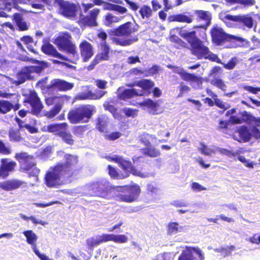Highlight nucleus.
<instances>
[{
	"instance_id": "6e6d98bb",
	"label": "nucleus",
	"mask_w": 260,
	"mask_h": 260,
	"mask_svg": "<svg viewBox=\"0 0 260 260\" xmlns=\"http://www.w3.org/2000/svg\"><path fill=\"white\" fill-rule=\"evenodd\" d=\"M181 227L179 226V224L176 222H171L168 223L167 228V233L169 235L176 234L179 231V229Z\"/></svg>"
},
{
	"instance_id": "f257e3e1",
	"label": "nucleus",
	"mask_w": 260,
	"mask_h": 260,
	"mask_svg": "<svg viewBox=\"0 0 260 260\" xmlns=\"http://www.w3.org/2000/svg\"><path fill=\"white\" fill-rule=\"evenodd\" d=\"M64 159V162L56 163L46 173L44 182L47 187H57L63 185L81 169L77 156L66 154Z\"/></svg>"
},
{
	"instance_id": "680f3d73",
	"label": "nucleus",
	"mask_w": 260,
	"mask_h": 260,
	"mask_svg": "<svg viewBox=\"0 0 260 260\" xmlns=\"http://www.w3.org/2000/svg\"><path fill=\"white\" fill-rule=\"evenodd\" d=\"M11 153V149L7 147L3 141L0 140V153L4 155H9Z\"/></svg>"
},
{
	"instance_id": "72a5a7b5",
	"label": "nucleus",
	"mask_w": 260,
	"mask_h": 260,
	"mask_svg": "<svg viewBox=\"0 0 260 260\" xmlns=\"http://www.w3.org/2000/svg\"><path fill=\"white\" fill-rule=\"evenodd\" d=\"M139 106L141 107H145L152 112L153 114H155L157 110L159 104L157 102L153 101L150 99H147L139 103Z\"/></svg>"
},
{
	"instance_id": "3c124183",
	"label": "nucleus",
	"mask_w": 260,
	"mask_h": 260,
	"mask_svg": "<svg viewBox=\"0 0 260 260\" xmlns=\"http://www.w3.org/2000/svg\"><path fill=\"white\" fill-rule=\"evenodd\" d=\"M235 247L233 245L228 246L226 247H220L215 249V251L220 253L224 257L229 256L231 254L232 251L235 250Z\"/></svg>"
},
{
	"instance_id": "0eeeda50",
	"label": "nucleus",
	"mask_w": 260,
	"mask_h": 260,
	"mask_svg": "<svg viewBox=\"0 0 260 260\" xmlns=\"http://www.w3.org/2000/svg\"><path fill=\"white\" fill-rule=\"evenodd\" d=\"M54 43L60 51L76 56L77 60L79 59L76 46L73 43L72 37L69 32L66 31L60 32L54 39Z\"/></svg>"
},
{
	"instance_id": "4d7b16f0",
	"label": "nucleus",
	"mask_w": 260,
	"mask_h": 260,
	"mask_svg": "<svg viewBox=\"0 0 260 260\" xmlns=\"http://www.w3.org/2000/svg\"><path fill=\"white\" fill-rule=\"evenodd\" d=\"M106 93H107L106 91H99L96 93V94L92 93L90 91H88L87 93V95L84 97H82L81 99H100L102 97H103Z\"/></svg>"
},
{
	"instance_id": "a211bd4d",
	"label": "nucleus",
	"mask_w": 260,
	"mask_h": 260,
	"mask_svg": "<svg viewBox=\"0 0 260 260\" xmlns=\"http://www.w3.org/2000/svg\"><path fill=\"white\" fill-rule=\"evenodd\" d=\"M155 84L154 82L150 79H143L127 84L129 87H133L135 86L141 87L142 89L138 90V91H142V96L149 95L152 88Z\"/></svg>"
},
{
	"instance_id": "473e14b6",
	"label": "nucleus",
	"mask_w": 260,
	"mask_h": 260,
	"mask_svg": "<svg viewBox=\"0 0 260 260\" xmlns=\"http://www.w3.org/2000/svg\"><path fill=\"white\" fill-rule=\"evenodd\" d=\"M170 21L190 23L192 22L193 16H187L184 14H177L169 17Z\"/></svg>"
},
{
	"instance_id": "5fc2aeb1",
	"label": "nucleus",
	"mask_w": 260,
	"mask_h": 260,
	"mask_svg": "<svg viewBox=\"0 0 260 260\" xmlns=\"http://www.w3.org/2000/svg\"><path fill=\"white\" fill-rule=\"evenodd\" d=\"M63 104L55 105L49 112L46 114V116L49 118L55 117L60 111Z\"/></svg>"
},
{
	"instance_id": "9b49d317",
	"label": "nucleus",
	"mask_w": 260,
	"mask_h": 260,
	"mask_svg": "<svg viewBox=\"0 0 260 260\" xmlns=\"http://www.w3.org/2000/svg\"><path fill=\"white\" fill-rule=\"evenodd\" d=\"M138 28L137 25L128 21L111 30L110 34L118 37L128 38L137 32Z\"/></svg>"
},
{
	"instance_id": "f03ea898",
	"label": "nucleus",
	"mask_w": 260,
	"mask_h": 260,
	"mask_svg": "<svg viewBox=\"0 0 260 260\" xmlns=\"http://www.w3.org/2000/svg\"><path fill=\"white\" fill-rule=\"evenodd\" d=\"M179 35L189 44L191 53L198 59L204 58L215 61L218 58L217 55L211 52L209 48L197 36L196 31L187 32L180 30Z\"/></svg>"
},
{
	"instance_id": "49530a36",
	"label": "nucleus",
	"mask_w": 260,
	"mask_h": 260,
	"mask_svg": "<svg viewBox=\"0 0 260 260\" xmlns=\"http://www.w3.org/2000/svg\"><path fill=\"white\" fill-rule=\"evenodd\" d=\"M59 137L64 143L69 145H73L75 143L73 135L70 132H67V130H64L62 133H61Z\"/></svg>"
},
{
	"instance_id": "412c9836",
	"label": "nucleus",
	"mask_w": 260,
	"mask_h": 260,
	"mask_svg": "<svg viewBox=\"0 0 260 260\" xmlns=\"http://www.w3.org/2000/svg\"><path fill=\"white\" fill-rule=\"evenodd\" d=\"M79 47L83 61L87 62L94 54L92 45L87 41L83 40L79 44Z\"/></svg>"
},
{
	"instance_id": "5701e85b",
	"label": "nucleus",
	"mask_w": 260,
	"mask_h": 260,
	"mask_svg": "<svg viewBox=\"0 0 260 260\" xmlns=\"http://www.w3.org/2000/svg\"><path fill=\"white\" fill-rule=\"evenodd\" d=\"M194 13L197 15V20L198 21H203L205 22L204 24L196 26L194 28H201L206 29L211 23L212 19L211 13L209 11L203 10H195Z\"/></svg>"
},
{
	"instance_id": "393cba45",
	"label": "nucleus",
	"mask_w": 260,
	"mask_h": 260,
	"mask_svg": "<svg viewBox=\"0 0 260 260\" xmlns=\"http://www.w3.org/2000/svg\"><path fill=\"white\" fill-rule=\"evenodd\" d=\"M27 60L32 63L37 64V66H26L31 75L32 73L40 74L45 69L48 67V63L44 61H40L34 58H30Z\"/></svg>"
},
{
	"instance_id": "de8ad7c7",
	"label": "nucleus",
	"mask_w": 260,
	"mask_h": 260,
	"mask_svg": "<svg viewBox=\"0 0 260 260\" xmlns=\"http://www.w3.org/2000/svg\"><path fill=\"white\" fill-rule=\"evenodd\" d=\"M48 77H45L39 80L36 84V86H38L43 93L50 91V83L46 85Z\"/></svg>"
},
{
	"instance_id": "aec40b11",
	"label": "nucleus",
	"mask_w": 260,
	"mask_h": 260,
	"mask_svg": "<svg viewBox=\"0 0 260 260\" xmlns=\"http://www.w3.org/2000/svg\"><path fill=\"white\" fill-rule=\"evenodd\" d=\"M0 178H7L10 172H13L17 164L15 161L9 160L7 158H2L0 160Z\"/></svg>"
},
{
	"instance_id": "6e6552de",
	"label": "nucleus",
	"mask_w": 260,
	"mask_h": 260,
	"mask_svg": "<svg viewBox=\"0 0 260 260\" xmlns=\"http://www.w3.org/2000/svg\"><path fill=\"white\" fill-rule=\"evenodd\" d=\"M106 158L109 161L114 162L118 165V166L124 171L123 175H125V178H128L131 174L135 176H139L140 172L135 168L133 165L131 161L128 159H125L122 156L114 155L112 156H106Z\"/></svg>"
},
{
	"instance_id": "4c0bfd02",
	"label": "nucleus",
	"mask_w": 260,
	"mask_h": 260,
	"mask_svg": "<svg viewBox=\"0 0 260 260\" xmlns=\"http://www.w3.org/2000/svg\"><path fill=\"white\" fill-rule=\"evenodd\" d=\"M107 242L113 241L117 243H124L128 241V238L124 235H114L113 234H106Z\"/></svg>"
},
{
	"instance_id": "864d4df0",
	"label": "nucleus",
	"mask_w": 260,
	"mask_h": 260,
	"mask_svg": "<svg viewBox=\"0 0 260 260\" xmlns=\"http://www.w3.org/2000/svg\"><path fill=\"white\" fill-rule=\"evenodd\" d=\"M10 111V102L8 100H0V114H6Z\"/></svg>"
},
{
	"instance_id": "e433bc0d",
	"label": "nucleus",
	"mask_w": 260,
	"mask_h": 260,
	"mask_svg": "<svg viewBox=\"0 0 260 260\" xmlns=\"http://www.w3.org/2000/svg\"><path fill=\"white\" fill-rule=\"evenodd\" d=\"M68 96L66 95L61 96H51L47 97L45 99V102L47 106H52L53 105H58V104H63L64 100Z\"/></svg>"
},
{
	"instance_id": "7ed1b4c3",
	"label": "nucleus",
	"mask_w": 260,
	"mask_h": 260,
	"mask_svg": "<svg viewBox=\"0 0 260 260\" xmlns=\"http://www.w3.org/2000/svg\"><path fill=\"white\" fill-rule=\"evenodd\" d=\"M95 111V107L93 105H81L71 109L68 113L67 118L73 124L87 123Z\"/></svg>"
},
{
	"instance_id": "8fccbe9b",
	"label": "nucleus",
	"mask_w": 260,
	"mask_h": 260,
	"mask_svg": "<svg viewBox=\"0 0 260 260\" xmlns=\"http://www.w3.org/2000/svg\"><path fill=\"white\" fill-rule=\"evenodd\" d=\"M9 137L11 141L19 142L22 138L20 134L19 129H15L11 128L9 131Z\"/></svg>"
},
{
	"instance_id": "c03bdc74",
	"label": "nucleus",
	"mask_w": 260,
	"mask_h": 260,
	"mask_svg": "<svg viewBox=\"0 0 260 260\" xmlns=\"http://www.w3.org/2000/svg\"><path fill=\"white\" fill-rule=\"evenodd\" d=\"M239 137L244 142H248L251 138V134L246 126H242L238 130Z\"/></svg>"
},
{
	"instance_id": "a878e982",
	"label": "nucleus",
	"mask_w": 260,
	"mask_h": 260,
	"mask_svg": "<svg viewBox=\"0 0 260 260\" xmlns=\"http://www.w3.org/2000/svg\"><path fill=\"white\" fill-rule=\"evenodd\" d=\"M110 119L106 115H101L96 119L95 128L100 133H107L109 132L108 125Z\"/></svg>"
},
{
	"instance_id": "58836bf2",
	"label": "nucleus",
	"mask_w": 260,
	"mask_h": 260,
	"mask_svg": "<svg viewBox=\"0 0 260 260\" xmlns=\"http://www.w3.org/2000/svg\"><path fill=\"white\" fill-rule=\"evenodd\" d=\"M122 18V17H119L112 13H108L104 16L103 22L104 25L109 27L112 23L119 22Z\"/></svg>"
},
{
	"instance_id": "2f4dec72",
	"label": "nucleus",
	"mask_w": 260,
	"mask_h": 260,
	"mask_svg": "<svg viewBox=\"0 0 260 260\" xmlns=\"http://www.w3.org/2000/svg\"><path fill=\"white\" fill-rule=\"evenodd\" d=\"M142 91H138L135 88L125 89L119 94L121 99L126 101L134 96H141L143 94Z\"/></svg>"
},
{
	"instance_id": "69168bd1",
	"label": "nucleus",
	"mask_w": 260,
	"mask_h": 260,
	"mask_svg": "<svg viewBox=\"0 0 260 260\" xmlns=\"http://www.w3.org/2000/svg\"><path fill=\"white\" fill-rule=\"evenodd\" d=\"M202 154L206 155H211L212 154L214 153L215 151L208 148L205 145L202 144L200 148Z\"/></svg>"
},
{
	"instance_id": "a19ab883",
	"label": "nucleus",
	"mask_w": 260,
	"mask_h": 260,
	"mask_svg": "<svg viewBox=\"0 0 260 260\" xmlns=\"http://www.w3.org/2000/svg\"><path fill=\"white\" fill-rule=\"evenodd\" d=\"M143 153L150 157H157L160 156V151L159 149H156L153 146H149L144 148L143 149Z\"/></svg>"
},
{
	"instance_id": "1a4fd4ad",
	"label": "nucleus",
	"mask_w": 260,
	"mask_h": 260,
	"mask_svg": "<svg viewBox=\"0 0 260 260\" xmlns=\"http://www.w3.org/2000/svg\"><path fill=\"white\" fill-rule=\"evenodd\" d=\"M23 104L25 106L29 104L31 108L30 113L35 115H39L44 108L40 99L35 90L30 91L28 94L25 95Z\"/></svg>"
},
{
	"instance_id": "c756f323",
	"label": "nucleus",
	"mask_w": 260,
	"mask_h": 260,
	"mask_svg": "<svg viewBox=\"0 0 260 260\" xmlns=\"http://www.w3.org/2000/svg\"><path fill=\"white\" fill-rule=\"evenodd\" d=\"M17 84L20 85L24 83L27 80L34 79V77L30 74L27 67H24L19 71L17 75Z\"/></svg>"
},
{
	"instance_id": "a18cd8bd",
	"label": "nucleus",
	"mask_w": 260,
	"mask_h": 260,
	"mask_svg": "<svg viewBox=\"0 0 260 260\" xmlns=\"http://www.w3.org/2000/svg\"><path fill=\"white\" fill-rule=\"evenodd\" d=\"M227 4L232 5L235 4H239L244 7H248L255 4V0H225Z\"/></svg>"
},
{
	"instance_id": "c9c22d12",
	"label": "nucleus",
	"mask_w": 260,
	"mask_h": 260,
	"mask_svg": "<svg viewBox=\"0 0 260 260\" xmlns=\"http://www.w3.org/2000/svg\"><path fill=\"white\" fill-rule=\"evenodd\" d=\"M23 234L26 239V242L28 244L32 246L34 252L35 250H38L36 246V241L38 239V237L35 233L31 230H27L23 232Z\"/></svg>"
},
{
	"instance_id": "bb28decb",
	"label": "nucleus",
	"mask_w": 260,
	"mask_h": 260,
	"mask_svg": "<svg viewBox=\"0 0 260 260\" xmlns=\"http://www.w3.org/2000/svg\"><path fill=\"white\" fill-rule=\"evenodd\" d=\"M106 242H107L106 234L98 236H96V238L92 237L86 240V244L87 249L92 251L93 250L94 247L99 245L102 243Z\"/></svg>"
},
{
	"instance_id": "603ef678",
	"label": "nucleus",
	"mask_w": 260,
	"mask_h": 260,
	"mask_svg": "<svg viewBox=\"0 0 260 260\" xmlns=\"http://www.w3.org/2000/svg\"><path fill=\"white\" fill-rule=\"evenodd\" d=\"M239 24L245 26L248 28H251L253 26V19L251 17L240 16Z\"/></svg>"
},
{
	"instance_id": "052dcab7",
	"label": "nucleus",
	"mask_w": 260,
	"mask_h": 260,
	"mask_svg": "<svg viewBox=\"0 0 260 260\" xmlns=\"http://www.w3.org/2000/svg\"><path fill=\"white\" fill-rule=\"evenodd\" d=\"M240 15H231L228 14L224 17V22L227 24L229 21H233L239 23Z\"/></svg>"
},
{
	"instance_id": "13d9d810",
	"label": "nucleus",
	"mask_w": 260,
	"mask_h": 260,
	"mask_svg": "<svg viewBox=\"0 0 260 260\" xmlns=\"http://www.w3.org/2000/svg\"><path fill=\"white\" fill-rule=\"evenodd\" d=\"M211 84L218 88L224 90L226 88V85L221 79L215 78L211 81Z\"/></svg>"
},
{
	"instance_id": "6ab92c4d",
	"label": "nucleus",
	"mask_w": 260,
	"mask_h": 260,
	"mask_svg": "<svg viewBox=\"0 0 260 260\" xmlns=\"http://www.w3.org/2000/svg\"><path fill=\"white\" fill-rule=\"evenodd\" d=\"M42 51L46 55L50 56L57 58L59 59L68 61L73 63H76L75 61H71L67 57L58 52L55 47L48 41L43 43L41 46Z\"/></svg>"
},
{
	"instance_id": "f8f14e48",
	"label": "nucleus",
	"mask_w": 260,
	"mask_h": 260,
	"mask_svg": "<svg viewBox=\"0 0 260 260\" xmlns=\"http://www.w3.org/2000/svg\"><path fill=\"white\" fill-rule=\"evenodd\" d=\"M138 28L137 25L128 21L111 30L110 34L118 37L128 38L137 32Z\"/></svg>"
},
{
	"instance_id": "c85d7f7f",
	"label": "nucleus",
	"mask_w": 260,
	"mask_h": 260,
	"mask_svg": "<svg viewBox=\"0 0 260 260\" xmlns=\"http://www.w3.org/2000/svg\"><path fill=\"white\" fill-rule=\"evenodd\" d=\"M68 124L66 122L61 123L51 124L47 126V131L54 133L56 136H60L64 130H67Z\"/></svg>"
},
{
	"instance_id": "9d476101",
	"label": "nucleus",
	"mask_w": 260,
	"mask_h": 260,
	"mask_svg": "<svg viewBox=\"0 0 260 260\" xmlns=\"http://www.w3.org/2000/svg\"><path fill=\"white\" fill-rule=\"evenodd\" d=\"M88 192L90 196L106 198L110 191L108 183L100 181L92 183L88 188Z\"/></svg>"
},
{
	"instance_id": "dca6fc26",
	"label": "nucleus",
	"mask_w": 260,
	"mask_h": 260,
	"mask_svg": "<svg viewBox=\"0 0 260 260\" xmlns=\"http://www.w3.org/2000/svg\"><path fill=\"white\" fill-rule=\"evenodd\" d=\"M168 68L171 69L174 73L178 74L181 79L189 82L190 83H195L198 85L202 84L203 83L202 78L197 76L196 74L188 73L184 71L183 68H180L177 66H174L171 64L168 65Z\"/></svg>"
},
{
	"instance_id": "338daca9",
	"label": "nucleus",
	"mask_w": 260,
	"mask_h": 260,
	"mask_svg": "<svg viewBox=\"0 0 260 260\" xmlns=\"http://www.w3.org/2000/svg\"><path fill=\"white\" fill-rule=\"evenodd\" d=\"M126 62L129 64H134L137 63H140L141 60L138 55L131 56L127 57Z\"/></svg>"
},
{
	"instance_id": "39448f33",
	"label": "nucleus",
	"mask_w": 260,
	"mask_h": 260,
	"mask_svg": "<svg viewBox=\"0 0 260 260\" xmlns=\"http://www.w3.org/2000/svg\"><path fill=\"white\" fill-rule=\"evenodd\" d=\"M113 188L118 192L115 196L117 201L128 203L136 202L141 192L140 186L137 184L114 186Z\"/></svg>"
},
{
	"instance_id": "ea45409f",
	"label": "nucleus",
	"mask_w": 260,
	"mask_h": 260,
	"mask_svg": "<svg viewBox=\"0 0 260 260\" xmlns=\"http://www.w3.org/2000/svg\"><path fill=\"white\" fill-rule=\"evenodd\" d=\"M139 13L142 19H149L152 17L153 12L150 7L147 5H144L141 7Z\"/></svg>"
},
{
	"instance_id": "bf43d9fd",
	"label": "nucleus",
	"mask_w": 260,
	"mask_h": 260,
	"mask_svg": "<svg viewBox=\"0 0 260 260\" xmlns=\"http://www.w3.org/2000/svg\"><path fill=\"white\" fill-rule=\"evenodd\" d=\"M122 136V134L119 132H112L109 134H106L104 136L105 139L109 141H114L119 138Z\"/></svg>"
},
{
	"instance_id": "79ce46f5",
	"label": "nucleus",
	"mask_w": 260,
	"mask_h": 260,
	"mask_svg": "<svg viewBox=\"0 0 260 260\" xmlns=\"http://www.w3.org/2000/svg\"><path fill=\"white\" fill-rule=\"evenodd\" d=\"M217 62L223 65L224 69L228 70H233L239 62L238 58L236 56L231 57L227 63H222L219 59L216 61Z\"/></svg>"
},
{
	"instance_id": "20e7f679",
	"label": "nucleus",
	"mask_w": 260,
	"mask_h": 260,
	"mask_svg": "<svg viewBox=\"0 0 260 260\" xmlns=\"http://www.w3.org/2000/svg\"><path fill=\"white\" fill-rule=\"evenodd\" d=\"M14 158L19 164V170L27 173L29 177H38L40 170L37 167L34 156L26 152H20L15 154Z\"/></svg>"
},
{
	"instance_id": "4be33fe9",
	"label": "nucleus",
	"mask_w": 260,
	"mask_h": 260,
	"mask_svg": "<svg viewBox=\"0 0 260 260\" xmlns=\"http://www.w3.org/2000/svg\"><path fill=\"white\" fill-rule=\"evenodd\" d=\"M73 87V83L60 79H53L50 82V91L54 90L67 91L72 89Z\"/></svg>"
},
{
	"instance_id": "7c9ffc66",
	"label": "nucleus",
	"mask_w": 260,
	"mask_h": 260,
	"mask_svg": "<svg viewBox=\"0 0 260 260\" xmlns=\"http://www.w3.org/2000/svg\"><path fill=\"white\" fill-rule=\"evenodd\" d=\"M12 20L15 23L19 31H25L29 28L28 25L23 19L22 14L19 13H14L13 15Z\"/></svg>"
},
{
	"instance_id": "e2e57ef3",
	"label": "nucleus",
	"mask_w": 260,
	"mask_h": 260,
	"mask_svg": "<svg viewBox=\"0 0 260 260\" xmlns=\"http://www.w3.org/2000/svg\"><path fill=\"white\" fill-rule=\"evenodd\" d=\"M180 92L178 95V97H182L184 93L187 92L190 90V88L186 85L183 84L181 82L180 86H179Z\"/></svg>"
},
{
	"instance_id": "f3484780",
	"label": "nucleus",
	"mask_w": 260,
	"mask_h": 260,
	"mask_svg": "<svg viewBox=\"0 0 260 260\" xmlns=\"http://www.w3.org/2000/svg\"><path fill=\"white\" fill-rule=\"evenodd\" d=\"M100 10L98 8H94L89 11L86 15L82 13L80 14V21L84 26L95 27L98 26L97 18Z\"/></svg>"
},
{
	"instance_id": "4468645a",
	"label": "nucleus",
	"mask_w": 260,
	"mask_h": 260,
	"mask_svg": "<svg viewBox=\"0 0 260 260\" xmlns=\"http://www.w3.org/2000/svg\"><path fill=\"white\" fill-rule=\"evenodd\" d=\"M58 10L60 14L68 18H74L77 16V13L80 8L77 5L63 0L57 2Z\"/></svg>"
},
{
	"instance_id": "f704fd0d",
	"label": "nucleus",
	"mask_w": 260,
	"mask_h": 260,
	"mask_svg": "<svg viewBox=\"0 0 260 260\" xmlns=\"http://www.w3.org/2000/svg\"><path fill=\"white\" fill-rule=\"evenodd\" d=\"M108 174L112 179L115 180H122L125 179V175H123L122 173L116 167H114L112 166L109 165L107 166Z\"/></svg>"
},
{
	"instance_id": "cd10ccee",
	"label": "nucleus",
	"mask_w": 260,
	"mask_h": 260,
	"mask_svg": "<svg viewBox=\"0 0 260 260\" xmlns=\"http://www.w3.org/2000/svg\"><path fill=\"white\" fill-rule=\"evenodd\" d=\"M25 4V0H1V5L3 6V9L9 12L12 10V7L18 11H21V8L19 6V4Z\"/></svg>"
},
{
	"instance_id": "09e8293b",
	"label": "nucleus",
	"mask_w": 260,
	"mask_h": 260,
	"mask_svg": "<svg viewBox=\"0 0 260 260\" xmlns=\"http://www.w3.org/2000/svg\"><path fill=\"white\" fill-rule=\"evenodd\" d=\"M138 40L137 37H135L133 38L127 39L125 40H121L119 38H114L113 40L114 42L118 45L121 46H127L131 45L133 42H136Z\"/></svg>"
},
{
	"instance_id": "ddd939ff",
	"label": "nucleus",
	"mask_w": 260,
	"mask_h": 260,
	"mask_svg": "<svg viewBox=\"0 0 260 260\" xmlns=\"http://www.w3.org/2000/svg\"><path fill=\"white\" fill-rule=\"evenodd\" d=\"M101 51L98 53L90 64L87 67L88 71L94 69L95 66L100 62L109 59V53L110 48L106 42H101L100 44Z\"/></svg>"
},
{
	"instance_id": "37998d69",
	"label": "nucleus",
	"mask_w": 260,
	"mask_h": 260,
	"mask_svg": "<svg viewBox=\"0 0 260 260\" xmlns=\"http://www.w3.org/2000/svg\"><path fill=\"white\" fill-rule=\"evenodd\" d=\"M88 129V125L74 126L73 127V133L77 137L83 138L85 132Z\"/></svg>"
},
{
	"instance_id": "423d86ee",
	"label": "nucleus",
	"mask_w": 260,
	"mask_h": 260,
	"mask_svg": "<svg viewBox=\"0 0 260 260\" xmlns=\"http://www.w3.org/2000/svg\"><path fill=\"white\" fill-rule=\"evenodd\" d=\"M212 43L216 46H222L227 42L243 43L245 40L241 37L226 33L217 25H214L210 30Z\"/></svg>"
},
{
	"instance_id": "2eb2a0df",
	"label": "nucleus",
	"mask_w": 260,
	"mask_h": 260,
	"mask_svg": "<svg viewBox=\"0 0 260 260\" xmlns=\"http://www.w3.org/2000/svg\"><path fill=\"white\" fill-rule=\"evenodd\" d=\"M202 250L198 247L186 246L178 257V260H204Z\"/></svg>"
},
{
	"instance_id": "774afa93",
	"label": "nucleus",
	"mask_w": 260,
	"mask_h": 260,
	"mask_svg": "<svg viewBox=\"0 0 260 260\" xmlns=\"http://www.w3.org/2000/svg\"><path fill=\"white\" fill-rule=\"evenodd\" d=\"M248 241L253 244H259L260 243V235L254 234L248 239Z\"/></svg>"
},
{
	"instance_id": "b1692460",
	"label": "nucleus",
	"mask_w": 260,
	"mask_h": 260,
	"mask_svg": "<svg viewBox=\"0 0 260 260\" xmlns=\"http://www.w3.org/2000/svg\"><path fill=\"white\" fill-rule=\"evenodd\" d=\"M23 185L26 186V183L17 179L9 180L0 182V188L6 191L15 190Z\"/></svg>"
},
{
	"instance_id": "0e129e2a",
	"label": "nucleus",
	"mask_w": 260,
	"mask_h": 260,
	"mask_svg": "<svg viewBox=\"0 0 260 260\" xmlns=\"http://www.w3.org/2000/svg\"><path fill=\"white\" fill-rule=\"evenodd\" d=\"M104 107L106 110L109 111L110 112L114 114L117 111V109L114 105H112L110 102H105L104 104Z\"/></svg>"
}]
</instances>
